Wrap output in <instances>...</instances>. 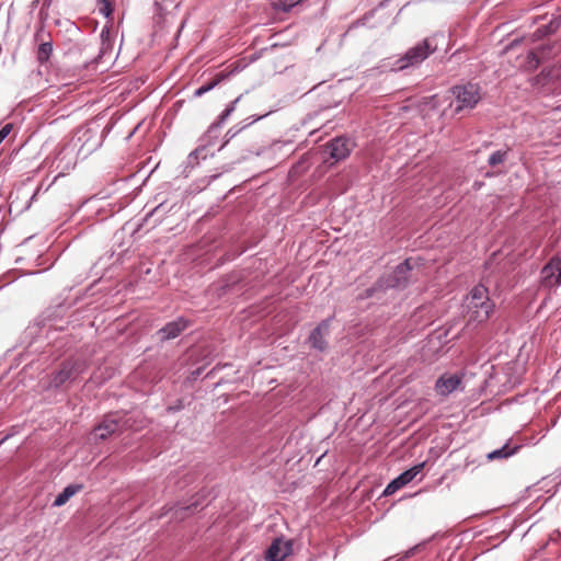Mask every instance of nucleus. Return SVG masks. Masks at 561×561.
<instances>
[{"mask_svg": "<svg viewBox=\"0 0 561 561\" xmlns=\"http://www.w3.org/2000/svg\"><path fill=\"white\" fill-rule=\"evenodd\" d=\"M463 309L469 322L486 321L494 309L488 296V289L482 285L474 286L463 300Z\"/></svg>", "mask_w": 561, "mask_h": 561, "instance_id": "f257e3e1", "label": "nucleus"}, {"mask_svg": "<svg viewBox=\"0 0 561 561\" xmlns=\"http://www.w3.org/2000/svg\"><path fill=\"white\" fill-rule=\"evenodd\" d=\"M451 92L455 96V112L457 113L473 108L481 99L480 89L473 83L456 85Z\"/></svg>", "mask_w": 561, "mask_h": 561, "instance_id": "f03ea898", "label": "nucleus"}, {"mask_svg": "<svg viewBox=\"0 0 561 561\" xmlns=\"http://www.w3.org/2000/svg\"><path fill=\"white\" fill-rule=\"evenodd\" d=\"M433 51L427 39L419 43L410 48L405 55L396 61L394 69L403 70L408 67H413L421 64Z\"/></svg>", "mask_w": 561, "mask_h": 561, "instance_id": "7ed1b4c3", "label": "nucleus"}, {"mask_svg": "<svg viewBox=\"0 0 561 561\" xmlns=\"http://www.w3.org/2000/svg\"><path fill=\"white\" fill-rule=\"evenodd\" d=\"M129 419H125V415H121L119 413L108 414L104 417L102 423H100L93 432V436L95 439H105L110 435L122 431L124 427H130L128 424Z\"/></svg>", "mask_w": 561, "mask_h": 561, "instance_id": "20e7f679", "label": "nucleus"}, {"mask_svg": "<svg viewBox=\"0 0 561 561\" xmlns=\"http://www.w3.org/2000/svg\"><path fill=\"white\" fill-rule=\"evenodd\" d=\"M73 144L79 147V152L85 156L94 151L101 142L96 130L91 127H81L76 133Z\"/></svg>", "mask_w": 561, "mask_h": 561, "instance_id": "39448f33", "label": "nucleus"}, {"mask_svg": "<svg viewBox=\"0 0 561 561\" xmlns=\"http://www.w3.org/2000/svg\"><path fill=\"white\" fill-rule=\"evenodd\" d=\"M542 285L546 287H557L561 284V259L552 257L541 271Z\"/></svg>", "mask_w": 561, "mask_h": 561, "instance_id": "423d86ee", "label": "nucleus"}, {"mask_svg": "<svg viewBox=\"0 0 561 561\" xmlns=\"http://www.w3.org/2000/svg\"><path fill=\"white\" fill-rule=\"evenodd\" d=\"M354 147V142L346 137H336L328 145V151L332 159L335 161H340L348 157L352 149Z\"/></svg>", "mask_w": 561, "mask_h": 561, "instance_id": "0eeeda50", "label": "nucleus"}, {"mask_svg": "<svg viewBox=\"0 0 561 561\" xmlns=\"http://www.w3.org/2000/svg\"><path fill=\"white\" fill-rule=\"evenodd\" d=\"M291 552V543L283 538H276L272 541L265 552L266 561H284Z\"/></svg>", "mask_w": 561, "mask_h": 561, "instance_id": "6e6552de", "label": "nucleus"}, {"mask_svg": "<svg viewBox=\"0 0 561 561\" xmlns=\"http://www.w3.org/2000/svg\"><path fill=\"white\" fill-rule=\"evenodd\" d=\"M461 386V377L457 374H444L442 375L436 383L435 389L440 396H448L451 392L458 390Z\"/></svg>", "mask_w": 561, "mask_h": 561, "instance_id": "1a4fd4ad", "label": "nucleus"}, {"mask_svg": "<svg viewBox=\"0 0 561 561\" xmlns=\"http://www.w3.org/2000/svg\"><path fill=\"white\" fill-rule=\"evenodd\" d=\"M329 333V321L321 322L310 334L311 346L318 351L327 347L325 335Z\"/></svg>", "mask_w": 561, "mask_h": 561, "instance_id": "9d476101", "label": "nucleus"}, {"mask_svg": "<svg viewBox=\"0 0 561 561\" xmlns=\"http://www.w3.org/2000/svg\"><path fill=\"white\" fill-rule=\"evenodd\" d=\"M187 327V321L183 318H179L175 321L167 323L160 331L161 340H171L180 335Z\"/></svg>", "mask_w": 561, "mask_h": 561, "instance_id": "9b49d317", "label": "nucleus"}, {"mask_svg": "<svg viewBox=\"0 0 561 561\" xmlns=\"http://www.w3.org/2000/svg\"><path fill=\"white\" fill-rule=\"evenodd\" d=\"M82 484H69L54 500L53 505L56 507L65 505L73 495L82 490Z\"/></svg>", "mask_w": 561, "mask_h": 561, "instance_id": "f8f14e48", "label": "nucleus"}, {"mask_svg": "<svg viewBox=\"0 0 561 561\" xmlns=\"http://www.w3.org/2000/svg\"><path fill=\"white\" fill-rule=\"evenodd\" d=\"M76 375L75 365L67 363L64 367L55 375L53 383L58 387L69 379H72Z\"/></svg>", "mask_w": 561, "mask_h": 561, "instance_id": "ddd939ff", "label": "nucleus"}, {"mask_svg": "<svg viewBox=\"0 0 561 561\" xmlns=\"http://www.w3.org/2000/svg\"><path fill=\"white\" fill-rule=\"evenodd\" d=\"M411 270L410 260H405L403 263L399 264L393 272L394 283L392 286H404L407 282V273Z\"/></svg>", "mask_w": 561, "mask_h": 561, "instance_id": "4468645a", "label": "nucleus"}, {"mask_svg": "<svg viewBox=\"0 0 561 561\" xmlns=\"http://www.w3.org/2000/svg\"><path fill=\"white\" fill-rule=\"evenodd\" d=\"M198 506L204 507V504L201 503L198 500H195L194 502L186 506H179L174 512V516L176 518L184 519L191 514H194L197 511Z\"/></svg>", "mask_w": 561, "mask_h": 561, "instance_id": "2eb2a0df", "label": "nucleus"}, {"mask_svg": "<svg viewBox=\"0 0 561 561\" xmlns=\"http://www.w3.org/2000/svg\"><path fill=\"white\" fill-rule=\"evenodd\" d=\"M240 99H241V95L238 96L234 101H232L226 107V110L219 115L218 119L210 126V128L220 127L228 119V117L234 112L236 106H237L238 102L240 101Z\"/></svg>", "mask_w": 561, "mask_h": 561, "instance_id": "dca6fc26", "label": "nucleus"}, {"mask_svg": "<svg viewBox=\"0 0 561 561\" xmlns=\"http://www.w3.org/2000/svg\"><path fill=\"white\" fill-rule=\"evenodd\" d=\"M424 462L422 463H419L416 466H413L412 468L405 470L404 472H402L399 478L401 479L402 483L404 485H407L408 483H410L419 473H421V471L423 470L424 468Z\"/></svg>", "mask_w": 561, "mask_h": 561, "instance_id": "f3484780", "label": "nucleus"}, {"mask_svg": "<svg viewBox=\"0 0 561 561\" xmlns=\"http://www.w3.org/2000/svg\"><path fill=\"white\" fill-rule=\"evenodd\" d=\"M517 449H518V447L510 448L508 445H504L503 447L491 451L488 455V459L494 460V459L507 458V457L514 455Z\"/></svg>", "mask_w": 561, "mask_h": 561, "instance_id": "a211bd4d", "label": "nucleus"}, {"mask_svg": "<svg viewBox=\"0 0 561 561\" xmlns=\"http://www.w3.org/2000/svg\"><path fill=\"white\" fill-rule=\"evenodd\" d=\"M508 151L507 150H497L493 152L488 160L490 167L494 168L506 160Z\"/></svg>", "mask_w": 561, "mask_h": 561, "instance_id": "6ab92c4d", "label": "nucleus"}, {"mask_svg": "<svg viewBox=\"0 0 561 561\" xmlns=\"http://www.w3.org/2000/svg\"><path fill=\"white\" fill-rule=\"evenodd\" d=\"M51 51H53V46H51L50 43H43V44H41L39 47H38V50H37V59L41 62H44V61L48 60Z\"/></svg>", "mask_w": 561, "mask_h": 561, "instance_id": "aec40b11", "label": "nucleus"}, {"mask_svg": "<svg viewBox=\"0 0 561 561\" xmlns=\"http://www.w3.org/2000/svg\"><path fill=\"white\" fill-rule=\"evenodd\" d=\"M404 484L402 483L401 479L399 477H397L396 479H393L387 486L386 489L383 490L382 494L385 496H389V495H392L393 493H396L398 490H400L401 488H403Z\"/></svg>", "mask_w": 561, "mask_h": 561, "instance_id": "412c9836", "label": "nucleus"}, {"mask_svg": "<svg viewBox=\"0 0 561 561\" xmlns=\"http://www.w3.org/2000/svg\"><path fill=\"white\" fill-rule=\"evenodd\" d=\"M301 0H275L274 7L282 11H289L291 8L297 5Z\"/></svg>", "mask_w": 561, "mask_h": 561, "instance_id": "4be33fe9", "label": "nucleus"}, {"mask_svg": "<svg viewBox=\"0 0 561 561\" xmlns=\"http://www.w3.org/2000/svg\"><path fill=\"white\" fill-rule=\"evenodd\" d=\"M539 65V58L536 53L530 51L527 57L526 61L524 64V67L526 70H535Z\"/></svg>", "mask_w": 561, "mask_h": 561, "instance_id": "5701e85b", "label": "nucleus"}, {"mask_svg": "<svg viewBox=\"0 0 561 561\" xmlns=\"http://www.w3.org/2000/svg\"><path fill=\"white\" fill-rule=\"evenodd\" d=\"M218 83V81H213L208 84H204L202 87H199L195 92H194V95L195 96H202L203 94H205L206 92L210 91L211 89H214L216 87V84Z\"/></svg>", "mask_w": 561, "mask_h": 561, "instance_id": "b1692460", "label": "nucleus"}, {"mask_svg": "<svg viewBox=\"0 0 561 561\" xmlns=\"http://www.w3.org/2000/svg\"><path fill=\"white\" fill-rule=\"evenodd\" d=\"M100 12L105 16H110L113 13L112 3L107 1L103 4H100Z\"/></svg>", "mask_w": 561, "mask_h": 561, "instance_id": "393cba45", "label": "nucleus"}, {"mask_svg": "<svg viewBox=\"0 0 561 561\" xmlns=\"http://www.w3.org/2000/svg\"><path fill=\"white\" fill-rule=\"evenodd\" d=\"M13 125L12 124H5L0 129V144L9 136V134L12 131Z\"/></svg>", "mask_w": 561, "mask_h": 561, "instance_id": "a878e982", "label": "nucleus"}, {"mask_svg": "<svg viewBox=\"0 0 561 561\" xmlns=\"http://www.w3.org/2000/svg\"><path fill=\"white\" fill-rule=\"evenodd\" d=\"M547 77L550 79V80H553V79H558L559 77H561V66H560V69L558 70H551L547 73Z\"/></svg>", "mask_w": 561, "mask_h": 561, "instance_id": "bb28decb", "label": "nucleus"}, {"mask_svg": "<svg viewBox=\"0 0 561 561\" xmlns=\"http://www.w3.org/2000/svg\"><path fill=\"white\" fill-rule=\"evenodd\" d=\"M161 2L162 5H164L165 8L169 5V4H174L175 7H178L181 2V0H159Z\"/></svg>", "mask_w": 561, "mask_h": 561, "instance_id": "cd10ccee", "label": "nucleus"}, {"mask_svg": "<svg viewBox=\"0 0 561 561\" xmlns=\"http://www.w3.org/2000/svg\"><path fill=\"white\" fill-rule=\"evenodd\" d=\"M203 151V149H196L190 154V159L197 158V156Z\"/></svg>", "mask_w": 561, "mask_h": 561, "instance_id": "c85d7f7f", "label": "nucleus"}, {"mask_svg": "<svg viewBox=\"0 0 561 561\" xmlns=\"http://www.w3.org/2000/svg\"><path fill=\"white\" fill-rule=\"evenodd\" d=\"M107 1H108V0H96V2H98L99 4H103V3L107 2Z\"/></svg>", "mask_w": 561, "mask_h": 561, "instance_id": "c756f323", "label": "nucleus"}, {"mask_svg": "<svg viewBox=\"0 0 561 561\" xmlns=\"http://www.w3.org/2000/svg\"><path fill=\"white\" fill-rule=\"evenodd\" d=\"M263 116L256 117L253 122L260 121Z\"/></svg>", "mask_w": 561, "mask_h": 561, "instance_id": "7c9ffc66", "label": "nucleus"}]
</instances>
